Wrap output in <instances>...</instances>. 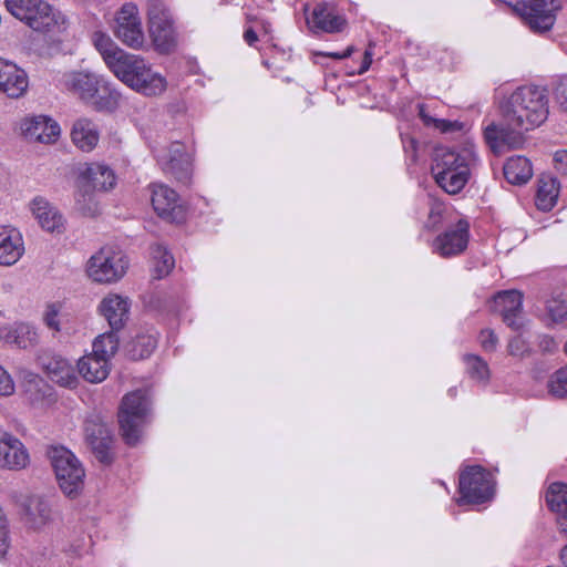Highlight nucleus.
<instances>
[{"label":"nucleus","instance_id":"393cba45","mask_svg":"<svg viewBox=\"0 0 567 567\" xmlns=\"http://www.w3.org/2000/svg\"><path fill=\"white\" fill-rule=\"evenodd\" d=\"M0 339L20 349H27L37 343L38 333L29 322L13 321L12 323L0 327Z\"/></svg>","mask_w":567,"mask_h":567},{"label":"nucleus","instance_id":"f8f14e48","mask_svg":"<svg viewBox=\"0 0 567 567\" xmlns=\"http://www.w3.org/2000/svg\"><path fill=\"white\" fill-rule=\"evenodd\" d=\"M19 513L23 525L34 532H43L59 518L52 501L44 495H29L19 504Z\"/></svg>","mask_w":567,"mask_h":567},{"label":"nucleus","instance_id":"7ed1b4c3","mask_svg":"<svg viewBox=\"0 0 567 567\" xmlns=\"http://www.w3.org/2000/svg\"><path fill=\"white\" fill-rule=\"evenodd\" d=\"M109 70L125 85L145 96L159 95L167 86L165 78L153 72L142 56L126 51Z\"/></svg>","mask_w":567,"mask_h":567},{"label":"nucleus","instance_id":"f3484780","mask_svg":"<svg viewBox=\"0 0 567 567\" xmlns=\"http://www.w3.org/2000/svg\"><path fill=\"white\" fill-rule=\"evenodd\" d=\"M152 205L156 214L169 223H183L186 218V207L178 194L164 184L152 185Z\"/></svg>","mask_w":567,"mask_h":567},{"label":"nucleus","instance_id":"2f4dec72","mask_svg":"<svg viewBox=\"0 0 567 567\" xmlns=\"http://www.w3.org/2000/svg\"><path fill=\"white\" fill-rule=\"evenodd\" d=\"M24 399L32 405L42 403L52 395V386L40 375L25 372L21 382Z\"/></svg>","mask_w":567,"mask_h":567},{"label":"nucleus","instance_id":"9b49d317","mask_svg":"<svg viewBox=\"0 0 567 567\" xmlns=\"http://www.w3.org/2000/svg\"><path fill=\"white\" fill-rule=\"evenodd\" d=\"M84 436L95 458L105 466L111 465L114 436L109 424L100 415L91 414L84 421Z\"/></svg>","mask_w":567,"mask_h":567},{"label":"nucleus","instance_id":"aec40b11","mask_svg":"<svg viewBox=\"0 0 567 567\" xmlns=\"http://www.w3.org/2000/svg\"><path fill=\"white\" fill-rule=\"evenodd\" d=\"M307 24L315 32L338 33L347 25V20L339 14L336 8L328 3H318L311 14L307 17Z\"/></svg>","mask_w":567,"mask_h":567},{"label":"nucleus","instance_id":"7c9ffc66","mask_svg":"<svg viewBox=\"0 0 567 567\" xmlns=\"http://www.w3.org/2000/svg\"><path fill=\"white\" fill-rule=\"evenodd\" d=\"M157 333L136 331L134 336L124 342L126 354L132 360H142L152 354L157 347Z\"/></svg>","mask_w":567,"mask_h":567},{"label":"nucleus","instance_id":"f257e3e1","mask_svg":"<svg viewBox=\"0 0 567 567\" xmlns=\"http://www.w3.org/2000/svg\"><path fill=\"white\" fill-rule=\"evenodd\" d=\"M503 123L491 124L484 136L488 145L498 151L502 146L518 148L524 142V132L542 125L549 113L548 95L545 87L522 85L499 104Z\"/></svg>","mask_w":567,"mask_h":567},{"label":"nucleus","instance_id":"c756f323","mask_svg":"<svg viewBox=\"0 0 567 567\" xmlns=\"http://www.w3.org/2000/svg\"><path fill=\"white\" fill-rule=\"evenodd\" d=\"M110 361L95 355L85 354L78 361V371L84 380L91 383L104 381L110 373Z\"/></svg>","mask_w":567,"mask_h":567},{"label":"nucleus","instance_id":"bb28decb","mask_svg":"<svg viewBox=\"0 0 567 567\" xmlns=\"http://www.w3.org/2000/svg\"><path fill=\"white\" fill-rule=\"evenodd\" d=\"M24 132L44 144L54 143L60 136V125L49 116L35 115L24 123Z\"/></svg>","mask_w":567,"mask_h":567},{"label":"nucleus","instance_id":"5701e85b","mask_svg":"<svg viewBox=\"0 0 567 567\" xmlns=\"http://www.w3.org/2000/svg\"><path fill=\"white\" fill-rule=\"evenodd\" d=\"M111 330L95 338L92 353L110 361L117 352L120 343L124 341L125 321H107Z\"/></svg>","mask_w":567,"mask_h":567},{"label":"nucleus","instance_id":"4c0bfd02","mask_svg":"<svg viewBox=\"0 0 567 567\" xmlns=\"http://www.w3.org/2000/svg\"><path fill=\"white\" fill-rule=\"evenodd\" d=\"M548 507L557 515L567 514V484L555 482L550 484L546 494Z\"/></svg>","mask_w":567,"mask_h":567},{"label":"nucleus","instance_id":"4468645a","mask_svg":"<svg viewBox=\"0 0 567 567\" xmlns=\"http://www.w3.org/2000/svg\"><path fill=\"white\" fill-rule=\"evenodd\" d=\"M156 159L162 171L177 182L187 185L190 182L193 167L189 154L182 142H173L157 151Z\"/></svg>","mask_w":567,"mask_h":567},{"label":"nucleus","instance_id":"9d476101","mask_svg":"<svg viewBox=\"0 0 567 567\" xmlns=\"http://www.w3.org/2000/svg\"><path fill=\"white\" fill-rule=\"evenodd\" d=\"M460 498L457 503L483 504L494 495V480L491 472L481 465L467 466L460 474Z\"/></svg>","mask_w":567,"mask_h":567},{"label":"nucleus","instance_id":"f704fd0d","mask_svg":"<svg viewBox=\"0 0 567 567\" xmlns=\"http://www.w3.org/2000/svg\"><path fill=\"white\" fill-rule=\"evenodd\" d=\"M92 43L101 54L106 66L110 69L125 52L111 39L109 34L102 31L92 33Z\"/></svg>","mask_w":567,"mask_h":567},{"label":"nucleus","instance_id":"cd10ccee","mask_svg":"<svg viewBox=\"0 0 567 567\" xmlns=\"http://www.w3.org/2000/svg\"><path fill=\"white\" fill-rule=\"evenodd\" d=\"M31 210L43 229L53 233L63 227L62 215L44 198L35 197L31 203Z\"/></svg>","mask_w":567,"mask_h":567},{"label":"nucleus","instance_id":"de8ad7c7","mask_svg":"<svg viewBox=\"0 0 567 567\" xmlns=\"http://www.w3.org/2000/svg\"><path fill=\"white\" fill-rule=\"evenodd\" d=\"M554 163H555V168L559 173L567 175V151L566 150L557 151L554 154Z\"/></svg>","mask_w":567,"mask_h":567},{"label":"nucleus","instance_id":"2eb2a0df","mask_svg":"<svg viewBox=\"0 0 567 567\" xmlns=\"http://www.w3.org/2000/svg\"><path fill=\"white\" fill-rule=\"evenodd\" d=\"M519 17L535 33L549 31L556 21V12L559 10L558 0H523Z\"/></svg>","mask_w":567,"mask_h":567},{"label":"nucleus","instance_id":"e433bc0d","mask_svg":"<svg viewBox=\"0 0 567 567\" xmlns=\"http://www.w3.org/2000/svg\"><path fill=\"white\" fill-rule=\"evenodd\" d=\"M466 374L474 381L486 385L491 378L487 362L477 354L465 353L463 357Z\"/></svg>","mask_w":567,"mask_h":567},{"label":"nucleus","instance_id":"c03bdc74","mask_svg":"<svg viewBox=\"0 0 567 567\" xmlns=\"http://www.w3.org/2000/svg\"><path fill=\"white\" fill-rule=\"evenodd\" d=\"M481 347L485 351H494L496 349L498 339L492 330H482L478 337Z\"/></svg>","mask_w":567,"mask_h":567},{"label":"nucleus","instance_id":"603ef678","mask_svg":"<svg viewBox=\"0 0 567 567\" xmlns=\"http://www.w3.org/2000/svg\"><path fill=\"white\" fill-rule=\"evenodd\" d=\"M244 40L247 42L248 45L254 47L255 43L258 41V35L252 28H247L244 32Z\"/></svg>","mask_w":567,"mask_h":567},{"label":"nucleus","instance_id":"423d86ee","mask_svg":"<svg viewBox=\"0 0 567 567\" xmlns=\"http://www.w3.org/2000/svg\"><path fill=\"white\" fill-rule=\"evenodd\" d=\"M115 184V174L107 165L89 164L79 178V189L75 194L76 208L85 216H95L100 208L94 190L106 192L112 189Z\"/></svg>","mask_w":567,"mask_h":567},{"label":"nucleus","instance_id":"a18cd8bd","mask_svg":"<svg viewBox=\"0 0 567 567\" xmlns=\"http://www.w3.org/2000/svg\"><path fill=\"white\" fill-rule=\"evenodd\" d=\"M554 94L559 106L567 111V78L561 79L557 83Z\"/></svg>","mask_w":567,"mask_h":567},{"label":"nucleus","instance_id":"72a5a7b5","mask_svg":"<svg viewBox=\"0 0 567 567\" xmlns=\"http://www.w3.org/2000/svg\"><path fill=\"white\" fill-rule=\"evenodd\" d=\"M131 308V300L127 297L110 293L99 305V312L104 319H124Z\"/></svg>","mask_w":567,"mask_h":567},{"label":"nucleus","instance_id":"39448f33","mask_svg":"<svg viewBox=\"0 0 567 567\" xmlns=\"http://www.w3.org/2000/svg\"><path fill=\"white\" fill-rule=\"evenodd\" d=\"M69 91L91 103L96 111H113L117 106L118 93L104 78L91 72H70L63 76Z\"/></svg>","mask_w":567,"mask_h":567},{"label":"nucleus","instance_id":"c9c22d12","mask_svg":"<svg viewBox=\"0 0 567 567\" xmlns=\"http://www.w3.org/2000/svg\"><path fill=\"white\" fill-rule=\"evenodd\" d=\"M559 185L556 179H540L537 194H536V206L543 212L550 210L558 198Z\"/></svg>","mask_w":567,"mask_h":567},{"label":"nucleus","instance_id":"0eeeda50","mask_svg":"<svg viewBox=\"0 0 567 567\" xmlns=\"http://www.w3.org/2000/svg\"><path fill=\"white\" fill-rule=\"evenodd\" d=\"M47 456L62 493L69 498H76L84 487L85 471L82 463L69 449L62 445L49 446Z\"/></svg>","mask_w":567,"mask_h":567},{"label":"nucleus","instance_id":"ddd939ff","mask_svg":"<svg viewBox=\"0 0 567 567\" xmlns=\"http://www.w3.org/2000/svg\"><path fill=\"white\" fill-rule=\"evenodd\" d=\"M148 23L152 40L161 52H169L176 44V32L169 11L157 1L148 3Z\"/></svg>","mask_w":567,"mask_h":567},{"label":"nucleus","instance_id":"b1692460","mask_svg":"<svg viewBox=\"0 0 567 567\" xmlns=\"http://www.w3.org/2000/svg\"><path fill=\"white\" fill-rule=\"evenodd\" d=\"M24 252L21 234L10 227L0 226V265H14Z\"/></svg>","mask_w":567,"mask_h":567},{"label":"nucleus","instance_id":"0e129e2a","mask_svg":"<svg viewBox=\"0 0 567 567\" xmlns=\"http://www.w3.org/2000/svg\"><path fill=\"white\" fill-rule=\"evenodd\" d=\"M513 329L517 330L522 327V322L520 321H515V320H512L511 321V324H509Z\"/></svg>","mask_w":567,"mask_h":567},{"label":"nucleus","instance_id":"79ce46f5","mask_svg":"<svg viewBox=\"0 0 567 567\" xmlns=\"http://www.w3.org/2000/svg\"><path fill=\"white\" fill-rule=\"evenodd\" d=\"M14 382L11 375L0 367V395L9 396L14 393Z\"/></svg>","mask_w":567,"mask_h":567},{"label":"nucleus","instance_id":"3c124183","mask_svg":"<svg viewBox=\"0 0 567 567\" xmlns=\"http://www.w3.org/2000/svg\"><path fill=\"white\" fill-rule=\"evenodd\" d=\"M62 305L60 302L49 303L44 312L43 319H54L59 316Z\"/></svg>","mask_w":567,"mask_h":567},{"label":"nucleus","instance_id":"052dcab7","mask_svg":"<svg viewBox=\"0 0 567 567\" xmlns=\"http://www.w3.org/2000/svg\"><path fill=\"white\" fill-rule=\"evenodd\" d=\"M49 329L51 330H55V331H59L60 330V327H59V322L60 321H53V320H50V321H45Z\"/></svg>","mask_w":567,"mask_h":567},{"label":"nucleus","instance_id":"a19ab883","mask_svg":"<svg viewBox=\"0 0 567 567\" xmlns=\"http://www.w3.org/2000/svg\"><path fill=\"white\" fill-rule=\"evenodd\" d=\"M548 319H566L567 318V297L553 296L546 301Z\"/></svg>","mask_w":567,"mask_h":567},{"label":"nucleus","instance_id":"20e7f679","mask_svg":"<svg viewBox=\"0 0 567 567\" xmlns=\"http://www.w3.org/2000/svg\"><path fill=\"white\" fill-rule=\"evenodd\" d=\"M7 10L29 28L41 33L66 30L65 16L44 0H4Z\"/></svg>","mask_w":567,"mask_h":567},{"label":"nucleus","instance_id":"4be33fe9","mask_svg":"<svg viewBox=\"0 0 567 567\" xmlns=\"http://www.w3.org/2000/svg\"><path fill=\"white\" fill-rule=\"evenodd\" d=\"M29 453L23 443L9 433L0 437V468L20 471L29 464Z\"/></svg>","mask_w":567,"mask_h":567},{"label":"nucleus","instance_id":"f03ea898","mask_svg":"<svg viewBox=\"0 0 567 567\" xmlns=\"http://www.w3.org/2000/svg\"><path fill=\"white\" fill-rule=\"evenodd\" d=\"M477 163L472 148L436 147L433 153L432 175L436 184L447 194H458L468 183L471 172Z\"/></svg>","mask_w":567,"mask_h":567},{"label":"nucleus","instance_id":"a211bd4d","mask_svg":"<svg viewBox=\"0 0 567 567\" xmlns=\"http://www.w3.org/2000/svg\"><path fill=\"white\" fill-rule=\"evenodd\" d=\"M470 225L466 220H458L457 224L439 235L433 243V250L443 258L462 254L468 244Z\"/></svg>","mask_w":567,"mask_h":567},{"label":"nucleus","instance_id":"864d4df0","mask_svg":"<svg viewBox=\"0 0 567 567\" xmlns=\"http://www.w3.org/2000/svg\"><path fill=\"white\" fill-rule=\"evenodd\" d=\"M371 63H372V54L370 51H365L361 66L358 71V74H363L364 72H367L369 70Z\"/></svg>","mask_w":567,"mask_h":567},{"label":"nucleus","instance_id":"a878e982","mask_svg":"<svg viewBox=\"0 0 567 567\" xmlns=\"http://www.w3.org/2000/svg\"><path fill=\"white\" fill-rule=\"evenodd\" d=\"M489 309L502 319H515L522 313L523 293L517 290L501 291L489 302Z\"/></svg>","mask_w":567,"mask_h":567},{"label":"nucleus","instance_id":"6ab92c4d","mask_svg":"<svg viewBox=\"0 0 567 567\" xmlns=\"http://www.w3.org/2000/svg\"><path fill=\"white\" fill-rule=\"evenodd\" d=\"M38 362L44 373L63 386H75L78 382L73 365L62 355L52 351H44L38 357Z\"/></svg>","mask_w":567,"mask_h":567},{"label":"nucleus","instance_id":"1a4fd4ad","mask_svg":"<svg viewBox=\"0 0 567 567\" xmlns=\"http://www.w3.org/2000/svg\"><path fill=\"white\" fill-rule=\"evenodd\" d=\"M128 264V258L122 250L104 246L87 260L86 274L94 282L115 284L125 276Z\"/></svg>","mask_w":567,"mask_h":567},{"label":"nucleus","instance_id":"6e6d98bb","mask_svg":"<svg viewBox=\"0 0 567 567\" xmlns=\"http://www.w3.org/2000/svg\"><path fill=\"white\" fill-rule=\"evenodd\" d=\"M499 2L511 7L514 12H516L518 16L520 14V6H523L525 2L523 0H498Z\"/></svg>","mask_w":567,"mask_h":567},{"label":"nucleus","instance_id":"680f3d73","mask_svg":"<svg viewBox=\"0 0 567 567\" xmlns=\"http://www.w3.org/2000/svg\"><path fill=\"white\" fill-rule=\"evenodd\" d=\"M560 559L567 566V545L560 551Z\"/></svg>","mask_w":567,"mask_h":567},{"label":"nucleus","instance_id":"473e14b6","mask_svg":"<svg viewBox=\"0 0 567 567\" xmlns=\"http://www.w3.org/2000/svg\"><path fill=\"white\" fill-rule=\"evenodd\" d=\"M504 176L513 185L527 183L533 176L532 163L524 156H513L504 165Z\"/></svg>","mask_w":567,"mask_h":567},{"label":"nucleus","instance_id":"69168bd1","mask_svg":"<svg viewBox=\"0 0 567 567\" xmlns=\"http://www.w3.org/2000/svg\"><path fill=\"white\" fill-rule=\"evenodd\" d=\"M564 351H565V353L567 354V341H566V342H565V344H564Z\"/></svg>","mask_w":567,"mask_h":567},{"label":"nucleus","instance_id":"09e8293b","mask_svg":"<svg viewBox=\"0 0 567 567\" xmlns=\"http://www.w3.org/2000/svg\"><path fill=\"white\" fill-rule=\"evenodd\" d=\"M353 51H354V48L352 45H350L343 52H321L320 51V52H316L315 54L318 56H326V58H331L334 60H343V59L351 56Z\"/></svg>","mask_w":567,"mask_h":567},{"label":"nucleus","instance_id":"8fccbe9b","mask_svg":"<svg viewBox=\"0 0 567 567\" xmlns=\"http://www.w3.org/2000/svg\"><path fill=\"white\" fill-rule=\"evenodd\" d=\"M417 109H419V116L420 118L422 120L423 124L425 126H433L434 122H435V117L431 116L427 111H426V105L425 104H419L417 105Z\"/></svg>","mask_w":567,"mask_h":567},{"label":"nucleus","instance_id":"bf43d9fd","mask_svg":"<svg viewBox=\"0 0 567 567\" xmlns=\"http://www.w3.org/2000/svg\"><path fill=\"white\" fill-rule=\"evenodd\" d=\"M261 30L265 35L271 34V24L268 21H261Z\"/></svg>","mask_w":567,"mask_h":567},{"label":"nucleus","instance_id":"5fc2aeb1","mask_svg":"<svg viewBox=\"0 0 567 567\" xmlns=\"http://www.w3.org/2000/svg\"><path fill=\"white\" fill-rule=\"evenodd\" d=\"M433 127L440 130L441 132H449L453 127V123L446 120L436 118Z\"/></svg>","mask_w":567,"mask_h":567},{"label":"nucleus","instance_id":"6e6552de","mask_svg":"<svg viewBox=\"0 0 567 567\" xmlns=\"http://www.w3.org/2000/svg\"><path fill=\"white\" fill-rule=\"evenodd\" d=\"M151 414V399L145 390L127 393L118 411V423L123 440L127 445L138 443L142 427L147 423Z\"/></svg>","mask_w":567,"mask_h":567},{"label":"nucleus","instance_id":"37998d69","mask_svg":"<svg viewBox=\"0 0 567 567\" xmlns=\"http://www.w3.org/2000/svg\"><path fill=\"white\" fill-rule=\"evenodd\" d=\"M8 548V522L3 511L0 508V557L7 554Z\"/></svg>","mask_w":567,"mask_h":567},{"label":"nucleus","instance_id":"412c9836","mask_svg":"<svg viewBox=\"0 0 567 567\" xmlns=\"http://www.w3.org/2000/svg\"><path fill=\"white\" fill-rule=\"evenodd\" d=\"M29 87V79L23 69L0 58V91L8 97L19 99Z\"/></svg>","mask_w":567,"mask_h":567},{"label":"nucleus","instance_id":"c85d7f7f","mask_svg":"<svg viewBox=\"0 0 567 567\" xmlns=\"http://www.w3.org/2000/svg\"><path fill=\"white\" fill-rule=\"evenodd\" d=\"M71 138L78 148L83 152H91L100 140L96 124L87 118H79L73 124Z\"/></svg>","mask_w":567,"mask_h":567},{"label":"nucleus","instance_id":"13d9d810","mask_svg":"<svg viewBox=\"0 0 567 567\" xmlns=\"http://www.w3.org/2000/svg\"><path fill=\"white\" fill-rule=\"evenodd\" d=\"M557 523L560 532L567 536V514L558 515Z\"/></svg>","mask_w":567,"mask_h":567},{"label":"nucleus","instance_id":"49530a36","mask_svg":"<svg viewBox=\"0 0 567 567\" xmlns=\"http://www.w3.org/2000/svg\"><path fill=\"white\" fill-rule=\"evenodd\" d=\"M538 347L544 353H554L558 349V342L550 336L539 337Z\"/></svg>","mask_w":567,"mask_h":567},{"label":"nucleus","instance_id":"4d7b16f0","mask_svg":"<svg viewBox=\"0 0 567 567\" xmlns=\"http://www.w3.org/2000/svg\"><path fill=\"white\" fill-rule=\"evenodd\" d=\"M522 346L523 341L519 338L513 339L508 344L511 354H518V352L522 350Z\"/></svg>","mask_w":567,"mask_h":567},{"label":"nucleus","instance_id":"dca6fc26","mask_svg":"<svg viewBox=\"0 0 567 567\" xmlns=\"http://www.w3.org/2000/svg\"><path fill=\"white\" fill-rule=\"evenodd\" d=\"M114 35L126 47L140 49L144 43L138 9L134 3H125L115 16Z\"/></svg>","mask_w":567,"mask_h":567},{"label":"nucleus","instance_id":"58836bf2","mask_svg":"<svg viewBox=\"0 0 567 567\" xmlns=\"http://www.w3.org/2000/svg\"><path fill=\"white\" fill-rule=\"evenodd\" d=\"M152 254L155 261V271L157 278L167 276L175 266L173 255L159 244L153 247Z\"/></svg>","mask_w":567,"mask_h":567},{"label":"nucleus","instance_id":"ea45409f","mask_svg":"<svg viewBox=\"0 0 567 567\" xmlns=\"http://www.w3.org/2000/svg\"><path fill=\"white\" fill-rule=\"evenodd\" d=\"M547 389L555 399L567 398V367L560 368L549 377Z\"/></svg>","mask_w":567,"mask_h":567},{"label":"nucleus","instance_id":"e2e57ef3","mask_svg":"<svg viewBox=\"0 0 567 567\" xmlns=\"http://www.w3.org/2000/svg\"><path fill=\"white\" fill-rule=\"evenodd\" d=\"M447 394L451 396V398H455L456 394H457V389L456 386H452L447 390Z\"/></svg>","mask_w":567,"mask_h":567}]
</instances>
